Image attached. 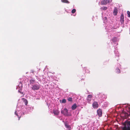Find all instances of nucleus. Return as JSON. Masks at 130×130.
Listing matches in <instances>:
<instances>
[{
	"label": "nucleus",
	"mask_w": 130,
	"mask_h": 130,
	"mask_svg": "<svg viewBox=\"0 0 130 130\" xmlns=\"http://www.w3.org/2000/svg\"><path fill=\"white\" fill-rule=\"evenodd\" d=\"M40 87V85L39 84H36L32 86L31 89L34 90H37L39 89Z\"/></svg>",
	"instance_id": "1"
},
{
	"label": "nucleus",
	"mask_w": 130,
	"mask_h": 130,
	"mask_svg": "<svg viewBox=\"0 0 130 130\" xmlns=\"http://www.w3.org/2000/svg\"><path fill=\"white\" fill-rule=\"evenodd\" d=\"M61 112L65 116H68V110L66 108H64L63 110H62Z\"/></svg>",
	"instance_id": "2"
},
{
	"label": "nucleus",
	"mask_w": 130,
	"mask_h": 130,
	"mask_svg": "<svg viewBox=\"0 0 130 130\" xmlns=\"http://www.w3.org/2000/svg\"><path fill=\"white\" fill-rule=\"evenodd\" d=\"M124 17L123 13L121 14L120 18V21L122 24H123L124 22Z\"/></svg>",
	"instance_id": "3"
},
{
	"label": "nucleus",
	"mask_w": 130,
	"mask_h": 130,
	"mask_svg": "<svg viewBox=\"0 0 130 130\" xmlns=\"http://www.w3.org/2000/svg\"><path fill=\"white\" fill-rule=\"evenodd\" d=\"M53 112L54 115H58L60 113L58 109H54L53 110Z\"/></svg>",
	"instance_id": "4"
},
{
	"label": "nucleus",
	"mask_w": 130,
	"mask_h": 130,
	"mask_svg": "<svg viewBox=\"0 0 130 130\" xmlns=\"http://www.w3.org/2000/svg\"><path fill=\"white\" fill-rule=\"evenodd\" d=\"M99 117H101L102 115V110L99 109L97 111Z\"/></svg>",
	"instance_id": "5"
},
{
	"label": "nucleus",
	"mask_w": 130,
	"mask_h": 130,
	"mask_svg": "<svg viewBox=\"0 0 130 130\" xmlns=\"http://www.w3.org/2000/svg\"><path fill=\"white\" fill-rule=\"evenodd\" d=\"M93 106L94 108H97L98 107V105L97 102H94L93 104Z\"/></svg>",
	"instance_id": "6"
},
{
	"label": "nucleus",
	"mask_w": 130,
	"mask_h": 130,
	"mask_svg": "<svg viewBox=\"0 0 130 130\" xmlns=\"http://www.w3.org/2000/svg\"><path fill=\"white\" fill-rule=\"evenodd\" d=\"M118 13V10L117 8L115 7L113 10V14L115 15H117Z\"/></svg>",
	"instance_id": "7"
},
{
	"label": "nucleus",
	"mask_w": 130,
	"mask_h": 130,
	"mask_svg": "<svg viewBox=\"0 0 130 130\" xmlns=\"http://www.w3.org/2000/svg\"><path fill=\"white\" fill-rule=\"evenodd\" d=\"M101 4L102 5H106L107 4V0H104L101 1Z\"/></svg>",
	"instance_id": "8"
},
{
	"label": "nucleus",
	"mask_w": 130,
	"mask_h": 130,
	"mask_svg": "<svg viewBox=\"0 0 130 130\" xmlns=\"http://www.w3.org/2000/svg\"><path fill=\"white\" fill-rule=\"evenodd\" d=\"M92 97V96L90 94L88 95L87 100L88 102H89L90 101L91 98Z\"/></svg>",
	"instance_id": "9"
},
{
	"label": "nucleus",
	"mask_w": 130,
	"mask_h": 130,
	"mask_svg": "<svg viewBox=\"0 0 130 130\" xmlns=\"http://www.w3.org/2000/svg\"><path fill=\"white\" fill-rule=\"evenodd\" d=\"M123 130H130V126L128 127L125 126L123 128Z\"/></svg>",
	"instance_id": "10"
},
{
	"label": "nucleus",
	"mask_w": 130,
	"mask_h": 130,
	"mask_svg": "<svg viewBox=\"0 0 130 130\" xmlns=\"http://www.w3.org/2000/svg\"><path fill=\"white\" fill-rule=\"evenodd\" d=\"M76 107L77 106L76 104H75L72 106L71 108L72 110H74L76 108Z\"/></svg>",
	"instance_id": "11"
},
{
	"label": "nucleus",
	"mask_w": 130,
	"mask_h": 130,
	"mask_svg": "<svg viewBox=\"0 0 130 130\" xmlns=\"http://www.w3.org/2000/svg\"><path fill=\"white\" fill-rule=\"evenodd\" d=\"M22 99L23 100V101L24 102L25 105H27L28 104V102L27 100L24 98H22Z\"/></svg>",
	"instance_id": "12"
},
{
	"label": "nucleus",
	"mask_w": 130,
	"mask_h": 130,
	"mask_svg": "<svg viewBox=\"0 0 130 130\" xmlns=\"http://www.w3.org/2000/svg\"><path fill=\"white\" fill-rule=\"evenodd\" d=\"M61 2L63 3L69 4L70 2L67 0H61Z\"/></svg>",
	"instance_id": "13"
},
{
	"label": "nucleus",
	"mask_w": 130,
	"mask_h": 130,
	"mask_svg": "<svg viewBox=\"0 0 130 130\" xmlns=\"http://www.w3.org/2000/svg\"><path fill=\"white\" fill-rule=\"evenodd\" d=\"M35 80L34 79H31L30 80L29 82L30 83V84H31L32 83H34V82H35Z\"/></svg>",
	"instance_id": "14"
},
{
	"label": "nucleus",
	"mask_w": 130,
	"mask_h": 130,
	"mask_svg": "<svg viewBox=\"0 0 130 130\" xmlns=\"http://www.w3.org/2000/svg\"><path fill=\"white\" fill-rule=\"evenodd\" d=\"M107 7L105 6H104L101 8V9L102 10H106L107 9Z\"/></svg>",
	"instance_id": "15"
},
{
	"label": "nucleus",
	"mask_w": 130,
	"mask_h": 130,
	"mask_svg": "<svg viewBox=\"0 0 130 130\" xmlns=\"http://www.w3.org/2000/svg\"><path fill=\"white\" fill-rule=\"evenodd\" d=\"M116 72L117 73H119L120 72V70L118 68H117L116 70Z\"/></svg>",
	"instance_id": "16"
},
{
	"label": "nucleus",
	"mask_w": 130,
	"mask_h": 130,
	"mask_svg": "<svg viewBox=\"0 0 130 130\" xmlns=\"http://www.w3.org/2000/svg\"><path fill=\"white\" fill-rule=\"evenodd\" d=\"M76 11V9H74L72 10L71 12L72 13H74Z\"/></svg>",
	"instance_id": "17"
},
{
	"label": "nucleus",
	"mask_w": 130,
	"mask_h": 130,
	"mask_svg": "<svg viewBox=\"0 0 130 130\" xmlns=\"http://www.w3.org/2000/svg\"><path fill=\"white\" fill-rule=\"evenodd\" d=\"M68 100L69 101L71 102L72 101V98L70 97L68 99Z\"/></svg>",
	"instance_id": "18"
},
{
	"label": "nucleus",
	"mask_w": 130,
	"mask_h": 130,
	"mask_svg": "<svg viewBox=\"0 0 130 130\" xmlns=\"http://www.w3.org/2000/svg\"><path fill=\"white\" fill-rule=\"evenodd\" d=\"M65 126L67 128H69L70 127L69 126V125L67 123H65Z\"/></svg>",
	"instance_id": "19"
},
{
	"label": "nucleus",
	"mask_w": 130,
	"mask_h": 130,
	"mask_svg": "<svg viewBox=\"0 0 130 130\" xmlns=\"http://www.w3.org/2000/svg\"><path fill=\"white\" fill-rule=\"evenodd\" d=\"M66 99H64L62 100V103H64L66 102Z\"/></svg>",
	"instance_id": "20"
},
{
	"label": "nucleus",
	"mask_w": 130,
	"mask_h": 130,
	"mask_svg": "<svg viewBox=\"0 0 130 130\" xmlns=\"http://www.w3.org/2000/svg\"><path fill=\"white\" fill-rule=\"evenodd\" d=\"M127 12L128 15V17H130V12L129 11H127Z\"/></svg>",
	"instance_id": "21"
},
{
	"label": "nucleus",
	"mask_w": 130,
	"mask_h": 130,
	"mask_svg": "<svg viewBox=\"0 0 130 130\" xmlns=\"http://www.w3.org/2000/svg\"><path fill=\"white\" fill-rule=\"evenodd\" d=\"M98 96L99 97V98H100V97H101V95H102L101 94H98Z\"/></svg>",
	"instance_id": "22"
},
{
	"label": "nucleus",
	"mask_w": 130,
	"mask_h": 130,
	"mask_svg": "<svg viewBox=\"0 0 130 130\" xmlns=\"http://www.w3.org/2000/svg\"><path fill=\"white\" fill-rule=\"evenodd\" d=\"M110 1H109V0H107V3H110Z\"/></svg>",
	"instance_id": "23"
},
{
	"label": "nucleus",
	"mask_w": 130,
	"mask_h": 130,
	"mask_svg": "<svg viewBox=\"0 0 130 130\" xmlns=\"http://www.w3.org/2000/svg\"><path fill=\"white\" fill-rule=\"evenodd\" d=\"M15 114L17 115L18 117V114H17L16 113V112L15 111Z\"/></svg>",
	"instance_id": "24"
},
{
	"label": "nucleus",
	"mask_w": 130,
	"mask_h": 130,
	"mask_svg": "<svg viewBox=\"0 0 130 130\" xmlns=\"http://www.w3.org/2000/svg\"><path fill=\"white\" fill-rule=\"evenodd\" d=\"M110 2L112 1V0H109Z\"/></svg>",
	"instance_id": "25"
},
{
	"label": "nucleus",
	"mask_w": 130,
	"mask_h": 130,
	"mask_svg": "<svg viewBox=\"0 0 130 130\" xmlns=\"http://www.w3.org/2000/svg\"><path fill=\"white\" fill-rule=\"evenodd\" d=\"M20 117H19V120H20Z\"/></svg>",
	"instance_id": "26"
},
{
	"label": "nucleus",
	"mask_w": 130,
	"mask_h": 130,
	"mask_svg": "<svg viewBox=\"0 0 130 130\" xmlns=\"http://www.w3.org/2000/svg\"><path fill=\"white\" fill-rule=\"evenodd\" d=\"M103 95L104 96H105V95Z\"/></svg>",
	"instance_id": "27"
}]
</instances>
